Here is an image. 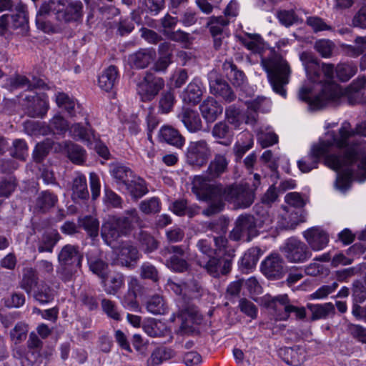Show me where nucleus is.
I'll return each instance as SVG.
<instances>
[{"label":"nucleus","instance_id":"9b49d317","mask_svg":"<svg viewBox=\"0 0 366 366\" xmlns=\"http://www.w3.org/2000/svg\"><path fill=\"white\" fill-rule=\"evenodd\" d=\"M280 250L289 262L293 263L305 262L312 257L308 246L294 237L288 238Z\"/></svg>","mask_w":366,"mask_h":366},{"label":"nucleus","instance_id":"393cba45","mask_svg":"<svg viewBox=\"0 0 366 366\" xmlns=\"http://www.w3.org/2000/svg\"><path fill=\"white\" fill-rule=\"evenodd\" d=\"M199 110L206 122L212 124L222 114L223 107L213 97H207L199 105Z\"/></svg>","mask_w":366,"mask_h":366},{"label":"nucleus","instance_id":"ddd939ff","mask_svg":"<svg viewBox=\"0 0 366 366\" xmlns=\"http://www.w3.org/2000/svg\"><path fill=\"white\" fill-rule=\"evenodd\" d=\"M164 81L162 78L154 76L152 73H147L145 76L137 84V92L142 101L152 100L163 89Z\"/></svg>","mask_w":366,"mask_h":366},{"label":"nucleus","instance_id":"6ab92c4d","mask_svg":"<svg viewBox=\"0 0 366 366\" xmlns=\"http://www.w3.org/2000/svg\"><path fill=\"white\" fill-rule=\"evenodd\" d=\"M23 101L25 113L30 117L42 118L48 111L46 101L36 94L26 96Z\"/></svg>","mask_w":366,"mask_h":366},{"label":"nucleus","instance_id":"39448f33","mask_svg":"<svg viewBox=\"0 0 366 366\" xmlns=\"http://www.w3.org/2000/svg\"><path fill=\"white\" fill-rule=\"evenodd\" d=\"M29 31L26 6L21 1L15 6V14L0 16V36L9 39L13 35L26 36Z\"/></svg>","mask_w":366,"mask_h":366},{"label":"nucleus","instance_id":"de8ad7c7","mask_svg":"<svg viewBox=\"0 0 366 366\" xmlns=\"http://www.w3.org/2000/svg\"><path fill=\"white\" fill-rule=\"evenodd\" d=\"M110 173L117 183H122L124 185L129 182V177L132 176V172L129 167L119 164H112Z\"/></svg>","mask_w":366,"mask_h":366},{"label":"nucleus","instance_id":"603ef678","mask_svg":"<svg viewBox=\"0 0 366 366\" xmlns=\"http://www.w3.org/2000/svg\"><path fill=\"white\" fill-rule=\"evenodd\" d=\"M139 277L143 280H149L154 283H158L159 273L157 268L149 262H143L139 267Z\"/></svg>","mask_w":366,"mask_h":366},{"label":"nucleus","instance_id":"6e6552de","mask_svg":"<svg viewBox=\"0 0 366 366\" xmlns=\"http://www.w3.org/2000/svg\"><path fill=\"white\" fill-rule=\"evenodd\" d=\"M327 135L337 151L345 153L349 149L355 150L357 152V158L360 159L362 156L366 154L360 153V149L357 145L350 146L348 143L349 139L355 135L366 137V121L357 124L355 129H352L350 123L345 121L342 124L338 134L332 132H328Z\"/></svg>","mask_w":366,"mask_h":366},{"label":"nucleus","instance_id":"f03ea898","mask_svg":"<svg viewBox=\"0 0 366 366\" xmlns=\"http://www.w3.org/2000/svg\"><path fill=\"white\" fill-rule=\"evenodd\" d=\"M192 191L197 199L209 203L202 213L212 216L220 212L224 201L233 204L237 208L249 207L254 200V189L245 184H232L227 187L222 184H208L205 178L195 176L192 181Z\"/></svg>","mask_w":366,"mask_h":366},{"label":"nucleus","instance_id":"aec40b11","mask_svg":"<svg viewBox=\"0 0 366 366\" xmlns=\"http://www.w3.org/2000/svg\"><path fill=\"white\" fill-rule=\"evenodd\" d=\"M291 74L290 67L286 60L276 54V93L286 97L287 91L284 88L289 83Z\"/></svg>","mask_w":366,"mask_h":366},{"label":"nucleus","instance_id":"052dcab7","mask_svg":"<svg viewBox=\"0 0 366 366\" xmlns=\"http://www.w3.org/2000/svg\"><path fill=\"white\" fill-rule=\"evenodd\" d=\"M261 255V249L258 247L249 249L243 255L241 259V264L247 269L254 267Z\"/></svg>","mask_w":366,"mask_h":366},{"label":"nucleus","instance_id":"c9c22d12","mask_svg":"<svg viewBox=\"0 0 366 366\" xmlns=\"http://www.w3.org/2000/svg\"><path fill=\"white\" fill-rule=\"evenodd\" d=\"M307 307L311 311V320L315 321L320 319H325L330 315H335V308L332 303L325 304H307Z\"/></svg>","mask_w":366,"mask_h":366},{"label":"nucleus","instance_id":"49530a36","mask_svg":"<svg viewBox=\"0 0 366 366\" xmlns=\"http://www.w3.org/2000/svg\"><path fill=\"white\" fill-rule=\"evenodd\" d=\"M229 20L225 16H212L207 22V27L212 36L223 35L226 33V28L229 24Z\"/></svg>","mask_w":366,"mask_h":366},{"label":"nucleus","instance_id":"f3484780","mask_svg":"<svg viewBox=\"0 0 366 366\" xmlns=\"http://www.w3.org/2000/svg\"><path fill=\"white\" fill-rule=\"evenodd\" d=\"M229 162L227 152L215 154L208 164L206 176L202 177L210 184L209 181L219 178L227 172Z\"/></svg>","mask_w":366,"mask_h":366},{"label":"nucleus","instance_id":"a211bd4d","mask_svg":"<svg viewBox=\"0 0 366 366\" xmlns=\"http://www.w3.org/2000/svg\"><path fill=\"white\" fill-rule=\"evenodd\" d=\"M62 9H64V0L44 1L36 12V24H41L44 20L51 18L60 22L59 15Z\"/></svg>","mask_w":366,"mask_h":366},{"label":"nucleus","instance_id":"7ed1b4c3","mask_svg":"<svg viewBox=\"0 0 366 366\" xmlns=\"http://www.w3.org/2000/svg\"><path fill=\"white\" fill-rule=\"evenodd\" d=\"M136 225L142 227L143 221L136 209H130L122 216H109L102 225L101 236L111 246L119 237L129 234Z\"/></svg>","mask_w":366,"mask_h":366},{"label":"nucleus","instance_id":"bb28decb","mask_svg":"<svg viewBox=\"0 0 366 366\" xmlns=\"http://www.w3.org/2000/svg\"><path fill=\"white\" fill-rule=\"evenodd\" d=\"M212 136L216 139H221L218 143L224 145L229 146L231 144L233 137L234 131L226 120L220 121L216 123L212 129Z\"/></svg>","mask_w":366,"mask_h":366},{"label":"nucleus","instance_id":"72a5a7b5","mask_svg":"<svg viewBox=\"0 0 366 366\" xmlns=\"http://www.w3.org/2000/svg\"><path fill=\"white\" fill-rule=\"evenodd\" d=\"M60 238V234L55 230L44 232L38 242V252L51 253Z\"/></svg>","mask_w":366,"mask_h":366},{"label":"nucleus","instance_id":"412c9836","mask_svg":"<svg viewBox=\"0 0 366 366\" xmlns=\"http://www.w3.org/2000/svg\"><path fill=\"white\" fill-rule=\"evenodd\" d=\"M64 1V9L61 10L60 23L78 22L84 15V5L79 0H66Z\"/></svg>","mask_w":366,"mask_h":366},{"label":"nucleus","instance_id":"4468645a","mask_svg":"<svg viewBox=\"0 0 366 366\" xmlns=\"http://www.w3.org/2000/svg\"><path fill=\"white\" fill-rule=\"evenodd\" d=\"M195 246L197 251L209 259L221 254L228 246V240L223 236H207L197 240Z\"/></svg>","mask_w":366,"mask_h":366},{"label":"nucleus","instance_id":"4be33fe9","mask_svg":"<svg viewBox=\"0 0 366 366\" xmlns=\"http://www.w3.org/2000/svg\"><path fill=\"white\" fill-rule=\"evenodd\" d=\"M303 237L314 251L323 249L329 242V235L322 229L313 227L303 232Z\"/></svg>","mask_w":366,"mask_h":366},{"label":"nucleus","instance_id":"423d86ee","mask_svg":"<svg viewBox=\"0 0 366 366\" xmlns=\"http://www.w3.org/2000/svg\"><path fill=\"white\" fill-rule=\"evenodd\" d=\"M347 153L351 154V159H344L342 161L340 167L335 169V171L341 169L343 172L342 175H338L335 182L336 188L342 192L350 188L351 179L355 177V172L358 171L362 175V179L360 181L366 179V153L362 156L361 159L357 158L356 151L351 149L347 150L345 153L338 151L337 155L341 159H345L347 156Z\"/></svg>","mask_w":366,"mask_h":366},{"label":"nucleus","instance_id":"4d7b16f0","mask_svg":"<svg viewBox=\"0 0 366 366\" xmlns=\"http://www.w3.org/2000/svg\"><path fill=\"white\" fill-rule=\"evenodd\" d=\"M53 145L54 142L48 138L38 143L33 152L34 160L36 162H41L48 155Z\"/></svg>","mask_w":366,"mask_h":366},{"label":"nucleus","instance_id":"0eeeda50","mask_svg":"<svg viewBox=\"0 0 366 366\" xmlns=\"http://www.w3.org/2000/svg\"><path fill=\"white\" fill-rule=\"evenodd\" d=\"M83 254L79 247L74 244L64 245L58 254L59 267L56 272L64 282L73 280L77 269L81 267Z\"/></svg>","mask_w":366,"mask_h":366},{"label":"nucleus","instance_id":"4c0bfd02","mask_svg":"<svg viewBox=\"0 0 366 366\" xmlns=\"http://www.w3.org/2000/svg\"><path fill=\"white\" fill-rule=\"evenodd\" d=\"M139 248L145 253L150 254L157 249L159 242L149 232L140 230L137 234Z\"/></svg>","mask_w":366,"mask_h":366},{"label":"nucleus","instance_id":"a878e982","mask_svg":"<svg viewBox=\"0 0 366 366\" xmlns=\"http://www.w3.org/2000/svg\"><path fill=\"white\" fill-rule=\"evenodd\" d=\"M156 52L152 49H141L131 54L128 63L132 68L141 69L147 67L155 59Z\"/></svg>","mask_w":366,"mask_h":366},{"label":"nucleus","instance_id":"ea45409f","mask_svg":"<svg viewBox=\"0 0 366 366\" xmlns=\"http://www.w3.org/2000/svg\"><path fill=\"white\" fill-rule=\"evenodd\" d=\"M102 284L107 294L116 295L125 285V276L121 272H115L109 277L107 283Z\"/></svg>","mask_w":366,"mask_h":366},{"label":"nucleus","instance_id":"5701e85b","mask_svg":"<svg viewBox=\"0 0 366 366\" xmlns=\"http://www.w3.org/2000/svg\"><path fill=\"white\" fill-rule=\"evenodd\" d=\"M141 254L137 247L130 243L124 244L118 253V264L129 269L135 267V264L140 259Z\"/></svg>","mask_w":366,"mask_h":366},{"label":"nucleus","instance_id":"0e129e2a","mask_svg":"<svg viewBox=\"0 0 366 366\" xmlns=\"http://www.w3.org/2000/svg\"><path fill=\"white\" fill-rule=\"evenodd\" d=\"M17 186L14 177H4L0 181V197L8 198L14 192Z\"/></svg>","mask_w":366,"mask_h":366},{"label":"nucleus","instance_id":"8fccbe9b","mask_svg":"<svg viewBox=\"0 0 366 366\" xmlns=\"http://www.w3.org/2000/svg\"><path fill=\"white\" fill-rule=\"evenodd\" d=\"M261 64L267 74L268 80L274 91V51L271 50L267 56L262 55Z\"/></svg>","mask_w":366,"mask_h":366},{"label":"nucleus","instance_id":"7c9ffc66","mask_svg":"<svg viewBox=\"0 0 366 366\" xmlns=\"http://www.w3.org/2000/svg\"><path fill=\"white\" fill-rule=\"evenodd\" d=\"M58 202L56 194L49 191H43L39 194L34 204V209L38 212L46 213L54 207Z\"/></svg>","mask_w":366,"mask_h":366},{"label":"nucleus","instance_id":"6e6d98bb","mask_svg":"<svg viewBox=\"0 0 366 366\" xmlns=\"http://www.w3.org/2000/svg\"><path fill=\"white\" fill-rule=\"evenodd\" d=\"M147 309L154 315H164L167 310V307L162 297L154 295L147 301Z\"/></svg>","mask_w":366,"mask_h":366},{"label":"nucleus","instance_id":"9d476101","mask_svg":"<svg viewBox=\"0 0 366 366\" xmlns=\"http://www.w3.org/2000/svg\"><path fill=\"white\" fill-rule=\"evenodd\" d=\"M212 155V148L206 139L192 141L187 147L185 161L192 167L200 169L208 163Z\"/></svg>","mask_w":366,"mask_h":366},{"label":"nucleus","instance_id":"bf43d9fd","mask_svg":"<svg viewBox=\"0 0 366 366\" xmlns=\"http://www.w3.org/2000/svg\"><path fill=\"white\" fill-rule=\"evenodd\" d=\"M243 116L241 110L234 105H230L225 109V120L237 128L243 122Z\"/></svg>","mask_w":366,"mask_h":366},{"label":"nucleus","instance_id":"680f3d73","mask_svg":"<svg viewBox=\"0 0 366 366\" xmlns=\"http://www.w3.org/2000/svg\"><path fill=\"white\" fill-rule=\"evenodd\" d=\"M56 102L58 107L64 109L70 117L76 115V103L66 94L59 93L56 97Z\"/></svg>","mask_w":366,"mask_h":366},{"label":"nucleus","instance_id":"f704fd0d","mask_svg":"<svg viewBox=\"0 0 366 366\" xmlns=\"http://www.w3.org/2000/svg\"><path fill=\"white\" fill-rule=\"evenodd\" d=\"M117 78L118 71L117 67L113 65L109 66L99 76V86L103 90L109 92L113 89Z\"/></svg>","mask_w":366,"mask_h":366},{"label":"nucleus","instance_id":"c756f323","mask_svg":"<svg viewBox=\"0 0 366 366\" xmlns=\"http://www.w3.org/2000/svg\"><path fill=\"white\" fill-rule=\"evenodd\" d=\"M202 94V84L199 79H195L184 90L182 98L184 102L195 105L200 102Z\"/></svg>","mask_w":366,"mask_h":366},{"label":"nucleus","instance_id":"c85d7f7f","mask_svg":"<svg viewBox=\"0 0 366 366\" xmlns=\"http://www.w3.org/2000/svg\"><path fill=\"white\" fill-rule=\"evenodd\" d=\"M178 117L189 132L194 133L202 130V122L196 111L184 109Z\"/></svg>","mask_w":366,"mask_h":366},{"label":"nucleus","instance_id":"f257e3e1","mask_svg":"<svg viewBox=\"0 0 366 366\" xmlns=\"http://www.w3.org/2000/svg\"><path fill=\"white\" fill-rule=\"evenodd\" d=\"M308 79L313 83H317L320 92L315 93L314 88L303 85L299 90V99L308 104L312 110L320 109L327 103H337L342 96V92L338 84L332 81L334 76V66L322 64L320 67L317 59L308 51H304L300 55Z\"/></svg>","mask_w":366,"mask_h":366},{"label":"nucleus","instance_id":"e433bc0d","mask_svg":"<svg viewBox=\"0 0 366 366\" xmlns=\"http://www.w3.org/2000/svg\"><path fill=\"white\" fill-rule=\"evenodd\" d=\"M38 281L39 277L36 270L31 267H26L23 269L19 285L28 295H30L33 289L37 287Z\"/></svg>","mask_w":366,"mask_h":366},{"label":"nucleus","instance_id":"b1692460","mask_svg":"<svg viewBox=\"0 0 366 366\" xmlns=\"http://www.w3.org/2000/svg\"><path fill=\"white\" fill-rule=\"evenodd\" d=\"M279 357L290 366H302L305 361V352L299 346L282 347L278 350Z\"/></svg>","mask_w":366,"mask_h":366},{"label":"nucleus","instance_id":"f8f14e48","mask_svg":"<svg viewBox=\"0 0 366 366\" xmlns=\"http://www.w3.org/2000/svg\"><path fill=\"white\" fill-rule=\"evenodd\" d=\"M259 232L257 228V222L252 214H242L235 222V227L229 233V238L234 241L243 239L249 242L257 237Z\"/></svg>","mask_w":366,"mask_h":366},{"label":"nucleus","instance_id":"5fc2aeb1","mask_svg":"<svg viewBox=\"0 0 366 366\" xmlns=\"http://www.w3.org/2000/svg\"><path fill=\"white\" fill-rule=\"evenodd\" d=\"M357 71V68L355 65L348 63L338 64L335 69V72L337 78L341 81H347L350 79Z\"/></svg>","mask_w":366,"mask_h":366},{"label":"nucleus","instance_id":"3c124183","mask_svg":"<svg viewBox=\"0 0 366 366\" xmlns=\"http://www.w3.org/2000/svg\"><path fill=\"white\" fill-rule=\"evenodd\" d=\"M243 137H245V141H237L233 147L236 162H239L254 144L253 138L250 134H244Z\"/></svg>","mask_w":366,"mask_h":366},{"label":"nucleus","instance_id":"338daca9","mask_svg":"<svg viewBox=\"0 0 366 366\" xmlns=\"http://www.w3.org/2000/svg\"><path fill=\"white\" fill-rule=\"evenodd\" d=\"M163 34L169 39L175 42L181 43L184 45L191 43L190 34L180 29L177 31L164 30Z\"/></svg>","mask_w":366,"mask_h":366},{"label":"nucleus","instance_id":"1a4fd4ad","mask_svg":"<svg viewBox=\"0 0 366 366\" xmlns=\"http://www.w3.org/2000/svg\"><path fill=\"white\" fill-rule=\"evenodd\" d=\"M234 256V249L228 245L221 254L214 255L209 259H197V263L213 277L219 278L231 272Z\"/></svg>","mask_w":366,"mask_h":366},{"label":"nucleus","instance_id":"473e14b6","mask_svg":"<svg viewBox=\"0 0 366 366\" xmlns=\"http://www.w3.org/2000/svg\"><path fill=\"white\" fill-rule=\"evenodd\" d=\"M340 47L345 55L352 58L358 57L366 51V36H357L352 44H342Z\"/></svg>","mask_w":366,"mask_h":366},{"label":"nucleus","instance_id":"a18cd8bd","mask_svg":"<svg viewBox=\"0 0 366 366\" xmlns=\"http://www.w3.org/2000/svg\"><path fill=\"white\" fill-rule=\"evenodd\" d=\"M79 226L81 227L92 238L99 235V222L98 219L92 215H87L79 220Z\"/></svg>","mask_w":366,"mask_h":366},{"label":"nucleus","instance_id":"2eb2a0df","mask_svg":"<svg viewBox=\"0 0 366 366\" xmlns=\"http://www.w3.org/2000/svg\"><path fill=\"white\" fill-rule=\"evenodd\" d=\"M209 82L212 94L221 97L227 103L235 100L237 97L232 89L217 72L212 71L209 73Z\"/></svg>","mask_w":366,"mask_h":366},{"label":"nucleus","instance_id":"cd10ccee","mask_svg":"<svg viewBox=\"0 0 366 366\" xmlns=\"http://www.w3.org/2000/svg\"><path fill=\"white\" fill-rule=\"evenodd\" d=\"M159 138L161 142H166L178 149H181L185 143L184 137L177 129L171 126H163L159 131Z\"/></svg>","mask_w":366,"mask_h":366},{"label":"nucleus","instance_id":"dca6fc26","mask_svg":"<svg viewBox=\"0 0 366 366\" xmlns=\"http://www.w3.org/2000/svg\"><path fill=\"white\" fill-rule=\"evenodd\" d=\"M283 212L279 215L278 228L282 230H293L300 223L306 222L305 210L297 211L291 207L282 206Z\"/></svg>","mask_w":366,"mask_h":366},{"label":"nucleus","instance_id":"13d9d810","mask_svg":"<svg viewBox=\"0 0 366 366\" xmlns=\"http://www.w3.org/2000/svg\"><path fill=\"white\" fill-rule=\"evenodd\" d=\"M184 295H189L192 298L200 297L204 292V289L199 281L194 277L183 282Z\"/></svg>","mask_w":366,"mask_h":366},{"label":"nucleus","instance_id":"09e8293b","mask_svg":"<svg viewBox=\"0 0 366 366\" xmlns=\"http://www.w3.org/2000/svg\"><path fill=\"white\" fill-rule=\"evenodd\" d=\"M173 357V351L166 347H158L147 360V366H157Z\"/></svg>","mask_w":366,"mask_h":366},{"label":"nucleus","instance_id":"79ce46f5","mask_svg":"<svg viewBox=\"0 0 366 366\" xmlns=\"http://www.w3.org/2000/svg\"><path fill=\"white\" fill-rule=\"evenodd\" d=\"M125 186L130 195L135 199L142 197L148 192L145 181L140 177L129 180Z\"/></svg>","mask_w":366,"mask_h":366},{"label":"nucleus","instance_id":"a19ab883","mask_svg":"<svg viewBox=\"0 0 366 366\" xmlns=\"http://www.w3.org/2000/svg\"><path fill=\"white\" fill-rule=\"evenodd\" d=\"M72 198L76 199H87L89 194L87 188L86 179L83 174H79L72 182Z\"/></svg>","mask_w":366,"mask_h":366},{"label":"nucleus","instance_id":"2f4dec72","mask_svg":"<svg viewBox=\"0 0 366 366\" xmlns=\"http://www.w3.org/2000/svg\"><path fill=\"white\" fill-rule=\"evenodd\" d=\"M222 69L227 78L235 86H242L246 81V77L242 71L237 69L232 61H225L222 64Z\"/></svg>","mask_w":366,"mask_h":366},{"label":"nucleus","instance_id":"e2e57ef3","mask_svg":"<svg viewBox=\"0 0 366 366\" xmlns=\"http://www.w3.org/2000/svg\"><path fill=\"white\" fill-rule=\"evenodd\" d=\"M175 97L174 93L171 91L162 93L159 101V110L162 114L170 112L174 107Z\"/></svg>","mask_w":366,"mask_h":366},{"label":"nucleus","instance_id":"774afa93","mask_svg":"<svg viewBox=\"0 0 366 366\" xmlns=\"http://www.w3.org/2000/svg\"><path fill=\"white\" fill-rule=\"evenodd\" d=\"M260 271L268 280L274 279V254L271 253L261 263Z\"/></svg>","mask_w":366,"mask_h":366},{"label":"nucleus","instance_id":"58836bf2","mask_svg":"<svg viewBox=\"0 0 366 366\" xmlns=\"http://www.w3.org/2000/svg\"><path fill=\"white\" fill-rule=\"evenodd\" d=\"M87 261L89 270L102 280V283H104L108 278V263L100 258L92 257H88Z\"/></svg>","mask_w":366,"mask_h":366},{"label":"nucleus","instance_id":"69168bd1","mask_svg":"<svg viewBox=\"0 0 366 366\" xmlns=\"http://www.w3.org/2000/svg\"><path fill=\"white\" fill-rule=\"evenodd\" d=\"M247 106L257 112L266 113L272 108V101L264 97H257L256 99L246 102Z\"/></svg>","mask_w":366,"mask_h":366},{"label":"nucleus","instance_id":"37998d69","mask_svg":"<svg viewBox=\"0 0 366 366\" xmlns=\"http://www.w3.org/2000/svg\"><path fill=\"white\" fill-rule=\"evenodd\" d=\"M54 290L48 285L41 283L34 290L33 297L41 304L51 302L54 297Z\"/></svg>","mask_w":366,"mask_h":366},{"label":"nucleus","instance_id":"864d4df0","mask_svg":"<svg viewBox=\"0 0 366 366\" xmlns=\"http://www.w3.org/2000/svg\"><path fill=\"white\" fill-rule=\"evenodd\" d=\"M68 157L70 160L77 164H82L86 157L85 150L79 145L72 142L66 144Z\"/></svg>","mask_w":366,"mask_h":366},{"label":"nucleus","instance_id":"20e7f679","mask_svg":"<svg viewBox=\"0 0 366 366\" xmlns=\"http://www.w3.org/2000/svg\"><path fill=\"white\" fill-rule=\"evenodd\" d=\"M336 151L329 138L326 140H320L318 144L312 147L311 153L307 159L298 161V167L302 172H309L317 167L320 157H325V164L332 169H337L340 167L344 159L338 157ZM350 154H351L347 153L345 160L351 159Z\"/></svg>","mask_w":366,"mask_h":366},{"label":"nucleus","instance_id":"c03bdc74","mask_svg":"<svg viewBox=\"0 0 366 366\" xmlns=\"http://www.w3.org/2000/svg\"><path fill=\"white\" fill-rule=\"evenodd\" d=\"M70 133L75 139L88 143L94 139V131L89 125L84 127L79 123L74 124L70 128Z\"/></svg>","mask_w":366,"mask_h":366}]
</instances>
